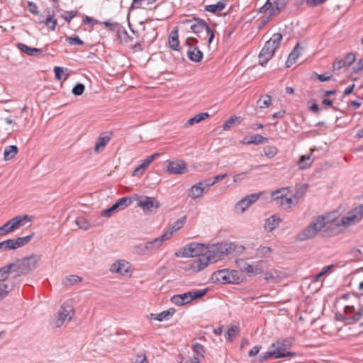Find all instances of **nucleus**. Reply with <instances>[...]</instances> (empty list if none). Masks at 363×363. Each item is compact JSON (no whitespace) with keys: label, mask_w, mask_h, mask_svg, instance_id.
Returning a JSON list of instances; mask_svg holds the SVG:
<instances>
[{"label":"nucleus","mask_w":363,"mask_h":363,"mask_svg":"<svg viewBox=\"0 0 363 363\" xmlns=\"http://www.w3.org/2000/svg\"><path fill=\"white\" fill-rule=\"evenodd\" d=\"M35 233L25 236L19 237L16 239H9L0 242V252L16 250L27 245L33 238Z\"/></svg>","instance_id":"1a4fd4ad"},{"label":"nucleus","mask_w":363,"mask_h":363,"mask_svg":"<svg viewBox=\"0 0 363 363\" xmlns=\"http://www.w3.org/2000/svg\"><path fill=\"white\" fill-rule=\"evenodd\" d=\"M111 137L108 135H101L95 144L94 147V151L96 152H101L104 150L106 145L108 144V143L110 141Z\"/></svg>","instance_id":"7c9ffc66"},{"label":"nucleus","mask_w":363,"mask_h":363,"mask_svg":"<svg viewBox=\"0 0 363 363\" xmlns=\"http://www.w3.org/2000/svg\"><path fill=\"white\" fill-rule=\"evenodd\" d=\"M133 363H149L145 354H138Z\"/></svg>","instance_id":"338daca9"},{"label":"nucleus","mask_w":363,"mask_h":363,"mask_svg":"<svg viewBox=\"0 0 363 363\" xmlns=\"http://www.w3.org/2000/svg\"><path fill=\"white\" fill-rule=\"evenodd\" d=\"M137 199L138 206L143 208L145 212L152 211L153 208L160 207V202L157 201L154 197H149L147 196H138L135 195Z\"/></svg>","instance_id":"ddd939ff"},{"label":"nucleus","mask_w":363,"mask_h":363,"mask_svg":"<svg viewBox=\"0 0 363 363\" xmlns=\"http://www.w3.org/2000/svg\"><path fill=\"white\" fill-rule=\"evenodd\" d=\"M208 291V289L189 291L182 294H177L172 297V301L175 305L182 306L190 303L191 301L203 296Z\"/></svg>","instance_id":"6e6552de"},{"label":"nucleus","mask_w":363,"mask_h":363,"mask_svg":"<svg viewBox=\"0 0 363 363\" xmlns=\"http://www.w3.org/2000/svg\"><path fill=\"white\" fill-rule=\"evenodd\" d=\"M286 4V0H267L259 9V13L262 14L260 18L261 26H264L277 16L284 9Z\"/></svg>","instance_id":"f03ea898"},{"label":"nucleus","mask_w":363,"mask_h":363,"mask_svg":"<svg viewBox=\"0 0 363 363\" xmlns=\"http://www.w3.org/2000/svg\"><path fill=\"white\" fill-rule=\"evenodd\" d=\"M30 221L31 218L28 215L18 216L9 220L11 228L13 231Z\"/></svg>","instance_id":"bb28decb"},{"label":"nucleus","mask_w":363,"mask_h":363,"mask_svg":"<svg viewBox=\"0 0 363 363\" xmlns=\"http://www.w3.org/2000/svg\"><path fill=\"white\" fill-rule=\"evenodd\" d=\"M169 239V233L163 234L159 238H156L152 240L146 242L148 250L150 253H152L157 250H159L162 245L163 242L165 240Z\"/></svg>","instance_id":"4be33fe9"},{"label":"nucleus","mask_w":363,"mask_h":363,"mask_svg":"<svg viewBox=\"0 0 363 363\" xmlns=\"http://www.w3.org/2000/svg\"><path fill=\"white\" fill-rule=\"evenodd\" d=\"M272 250L269 247L260 246L256 251V257L263 258L269 257Z\"/></svg>","instance_id":"79ce46f5"},{"label":"nucleus","mask_w":363,"mask_h":363,"mask_svg":"<svg viewBox=\"0 0 363 363\" xmlns=\"http://www.w3.org/2000/svg\"><path fill=\"white\" fill-rule=\"evenodd\" d=\"M112 273L118 274L122 276L130 275V266L125 260H118L114 262L109 269Z\"/></svg>","instance_id":"a211bd4d"},{"label":"nucleus","mask_w":363,"mask_h":363,"mask_svg":"<svg viewBox=\"0 0 363 363\" xmlns=\"http://www.w3.org/2000/svg\"><path fill=\"white\" fill-rule=\"evenodd\" d=\"M346 314L353 313L351 316L345 317L342 314L336 315L337 320L345 323V325H353L359 322L363 316V303L358 306L354 305L346 306L344 308Z\"/></svg>","instance_id":"0eeeda50"},{"label":"nucleus","mask_w":363,"mask_h":363,"mask_svg":"<svg viewBox=\"0 0 363 363\" xmlns=\"http://www.w3.org/2000/svg\"><path fill=\"white\" fill-rule=\"evenodd\" d=\"M328 216H319L317 218L296 235V239L300 241H305L315 237L318 232L320 231L327 224Z\"/></svg>","instance_id":"39448f33"},{"label":"nucleus","mask_w":363,"mask_h":363,"mask_svg":"<svg viewBox=\"0 0 363 363\" xmlns=\"http://www.w3.org/2000/svg\"><path fill=\"white\" fill-rule=\"evenodd\" d=\"M282 40V35L279 33H274L269 40L265 43L259 55V62L264 66L274 55L275 50L279 47Z\"/></svg>","instance_id":"20e7f679"},{"label":"nucleus","mask_w":363,"mask_h":363,"mask_svg":"<svg viewBox=\"0 0 363 363\" xmlns=\"http://www.w3.org/2000/svg\"><path fill=\"white\" fill-rule=\"evenodd\" d=\"M82 281V279L77 275H69L66 277L62 281L64 286H72L79 283Z\"/></svg>","instance_id":"58836bf2"},{"label":"nucleus","mask_w":363,"mask_h":363,"mask_svg":"<svg viewBox=\"0 0 363 363\" xmlns=\"http://www.w3.org/2000/svg\"><path fill=\"white\" fill-rule=\"evenodd\" d=\"M363 69V57L357 62L356 65L353 67V72L357 73Z\"/></svg>","instance_id":"774afa93"},{"label":"nucleus","mask_w":363,"mask_h":363,"mask_svg":"<svg viewBox=\"0 0 363 363\" xmlns=\"http://www.w3.org/2000/svg\"><path fill=\"white\" fill-rule=\"evenodd\" d=\"M159 156V153H155L152 155H150L148 157H147L143 162L142 163L135 169L133 173V176H141L145 169L147 168V167L148 165L150 164V163H152L154 160L157 157Z\"/></svg>","instance_id":"b1692460"},{"label":"nucleus","mask_w":363,"mask_h":363,"mask_svg":"<svg viewBox=\"0 0 363 363\" xmlns=\"http://www.w3.org/2000/svg\"><path fill=\"white\" fill-rule=\"evenodd\" d=\"M205 190V188L203 187V186H201L199 182L191 187L189 196L192 199L200 198L204 193Z\"/></svg>","instance_id":"2f4dec72"},{"label":"nucleus","mask_w":363,"mask_h":363,"mask_svg":"<svg viewBox=\"0 0 363 363\" xmlns=\"http://www.w3.org/2000/svg\"><path fill=\"white\" fill-rule=\"evenodd\" d=\"M264 152L266 157L272 158L277 154V148L274 146H267L264 147Z\"/></svg>","instance_id":"de8ad7c7"},{"label":"nucleus","mask_w":363,"mask_h":363,"mask_svg":"<svg viewBox=\"0 0 363 363\" xmlns=\"http://www.w3.org/2000/svg\"><path fill=\"white\" fill-rule=\"evenodd\" d=\"M363 218V204L357 206L350 211L345 216L341 219L342 224L345 226L355 224Z\"/></svg>","instance_id":"f8f14e48"},{"label":"nucleus","mask_w":363,"mask_h":363,"mask_svg":"<svg viewBox=\"0 0 363 363\" xmlns=\"http://www.w3.org/2000/svg\"><path fill=\"white\" fill-rule=\"evenodd\" d=\"M135 249L137 250V252L140 255H147L150 253L146 242L137 245Z\"/></svg>","instance_id":"13d9d810"},{"label":"nucleus","mask_w":363,"mask_h":363,"mask_svg":"<svg viewBox=\"0 0 363 363\" xmlns=\"http://www.w3.org/2000/svg\"><path fill=\"white\" fill-rule=\"evenodd\" d=\"M18 153V147L16 145H10L5 148L4 152V159L10 160L13 159Z\"/></svg>","instance_id":"e433bc0d"},{"label":"nucleus","mask_w":363,"mask_h":363,"mask_svg":"<svg viewBox=\"0 0 363 363\" xmlns=\"http://www.w3.org/2000/svg\"><path fill=\"white\" fill-rule=\"evenodd\" d=\"M84 89H85V86L83 84L77 83L72 88V92L75 96H81L84 93Z\"/></svg>","instance_id":"09e8293b"},{"label":"nucleus","mask_w":363,"mask_h":363,"mask_svg":"<svg viewBox=\"0 0 363 363\" xmlns=\"http://www.w3.org/2000/svg\"><path fill=\"white\" fill-rule=\"evenodd\" d=\"M347 67L344 60L337 59L333 64V68L335 70H339L342 67Z\"/></svg>","instance_id":"680f3d73"},{"label":"nucleus","mask_w":363,"mask_h":363,"mask_svg":"<svg viewBox=\"0 0 363 363\" xmlns=\"http://www.w3.org/2000/svg\"><path fill=\"white\" fill-rule=\"evenodd\" d=\"M132 203V198L125 196L119 199L111 207L104 210L101 213V216L104 217H110L112 213L117 209H124Z\"/></svg>","instance_id":"2eb2a0df"},{"label":"nucleus","mask_w":363,"mask_h":363,"mask_svg":"<svg viewBox=\"0 0 363 363\" xmlns=\"http://www.w3.org/2000/svg\"><path fill=\"white\" fill-rule=\"evenodd\" d=\"M18 48L21 52H23L30 56H35L42 52L41 50L40 49L30 48L28 45L23 43H18Z\"/></svg>","instance_id":"f704fd0d"},{"label":"nucleus","mask_w":363,"mask_h":363,"mask_svg":"<svg viewBox=\"0 0 363 363\" xmlns=\"http://www.w3.org/2000/svg\"><path fill=\"white\" fill-rule=\"evenodd\" d=\"M356 57L355 55L353 52H348L345 55V57L344 60L345 64L347 67L350 66L354 61H355Z\"/></svg>","instance_id":"bf43d9fd"},{"label":"nucleus","mask_w":363,"mask_h":363,"mask_svg":"<svg viewBox=\"0 0 363 363\" xmlns=\"http://www.w3.org/2000/svg\"><path fill=\"white\" fill-rule=\"evenodd\" d=\"M262 193L252 194L246 196L242 200H240L235 206L238 210H240L241 213H243L246 208L250 205L254 203L260 196Z\"/></svg>","instance_id":"412c9836"},{"label":"nucleus","mask_w":363,"mask_h":363,"mask_svg":"<svg viewBox=\"0 0 363 363\" xmlns=\"http://www.w3.org/2000/svg\"><path fill=\"white\" fill-rule=\"evenodd\" d=\"M174 314V309H169L164 311L160 313L155 314L151 313L150 315V319L157 320L158 321H163L164 320H169Z\"/></svg>","instance_id":"473e14b6"},{"label":"nucleus","mask_w":363,"mask_h":363,"mask_svg":"<svg viewBox=\"0 0 363 363\" xmlns=\"http://www.w3.org/2000/svg\"><path fill=\"white\" fill-rule=\"evenodd\" d=\"M41 259V255L38 254L32 253L28 256L21 258L25 267H26L28 274L35 269L39 266V262Z\"/></svg>","instance_id":"6ab92c4d"},{"label":"nucleus","mask_w":363,"mask_h":363,"mask_svg":"<svg viewBox=\"0 0 363 363\" xmlns=\"http://www.w3.org/2000/svg\"><path fill=\"white\" fill-rule=\"evenodd\" d=\"M11 224L9 220L5 223L1 227H0V236L5 235L11 232H13V230L11 229Z\"/></svg>","instance_id":"3c124183"},{"label":"nucleus","mask_w":363,"mask_h":363,"mask_svg":"<svg viewBox=\"0 0 363 363\" xmlns=\"http://www.w3.org/2000/svg\"><path fill=\"white\" fill-rule=\"evenodd\" d=\"M73 314L74 308L72 306L67 302L63 303L57 312V317L53 321L54 325L56 328L61 327L65 321L70 320L72 319Z\"/></svg>","instance_id":"9d476101"},{"label":"nucleus","mask_w":363,"mask_h":363,"mask_svg":"<svg viewBox=\"0 0 363 363\" xmlns=\"http://www.w3.org/2000/svg\"><path fill=\"white\" fill-rule=\"evenodd\" d=\"M208 116H209V114L207 112L201 113L199 114L196 115L193 118L189 119L187 121V122L186 123V125H192L195 123H200L201 121L207 118Z\"/></svg>","instance_id":"4c0bfd02"},{"label":"nucleus","mask_w":363,"mask_h":363,"mask_svg":"<svg viewBox=\"0 0 363 363\" xmlns=\"http://www.w3.org/2000/svg\"><path fill=\"white\" fill-rule=\"evenodd\" d=\"M234 250L235 246L232 243H217L210 246L205 255L211 263H213L223 259Z\"/></svg>","instance_id":"423d86ee"},{"label":"nucleus","mask_w":363,"mask_h":363,"mask_svg":"<svg viewBox=\"0 0 363 363\" xmlns=\"http://www.w3.org/2000/svg\"><path fill=\"white\" fill-rule=\"evenodd\" d=\"M200 184L203 186L205 189H208L210 186H213L215 184L213 179L208 178L200 182Z\"/></svg>","instance_id":"e2e57ef3"},{"label":"nucleus","mask_w":363,"mask_h":363,"mask_svg":"<svg viewBox=\"0 0 363 363\" xmlns=\"http://www.w3.org/2000/svg\"><path fill=\"white\" fill-rule=\"evenodd\" d=\"M193 350L196 354L200 355L203 357H204L205 350L204 347L202 345L199 343H195L193 345Z\"/></svg>","instance_id":"603ef678"},{"label":"nucleus","mask_w":363,"mask_h":363,"mask_svg":"<svg viewBox=\"0 0 363 363\" xmlns=\"http://www.w3.org/2000/svg\"><path fill=\"white\" fill-rule=\"evenodd\" d=\"M77 12L70 11H66L61 15V17L66 21L70 22L71 20L76 16Z\"/></svg>","instance_id":"052dcab7"},{"label":"nucleus","mask_w":363,"mask_h":363,"mask_svg":"<svg viewBox=\"0 0 363 363\" xmlns=\"http://www.w3.org/2000/svg\"><path fill=\"white\" fill-rule=\"evenodd\" d=\"M16 286V282L8 280L6 282L0 284V301L4 299L8 294Z\"/></svg>","instance_id":"cd10ccee"},{"label":"nucleus","mask_w":363,"mask_h":363,"mask_svg":"<svg viewBox=\"0 0 363 363\" xmlns=\"http://www.w3.org/2000/svg\"><path fill=\"white\" fill-rule=\"evenodd\" d=\"M186 220V216H184L176 221L169 228L168 230L164 234L169 233V238H171L172 233L179 229H181L184 225Z\"/></svg>","instance_id":"72a5a7b5"},{"label":"nucleus","mask_w":363,"mask_h":363,"mask_svg":"<svg viewBox=\"0 0 363 363\" xmlns=\"http://www.w3.org/2000/svg\"><path fill=\"white\" fill-rule=\"evenodd\" d=\"M303 48L300 47L299 44H296L294 50L291 51V52L289 54V57L291 58L294 59L295 61L298 59V57L300 56L301 52L300 50H302Z\"/></svg>","instance_id":"6e6d98bb"},{"label":"nucleus","mask_w":363,"mask_h":363,"mask_svg":"<svg viewBox=\"0 0 363 363\" xmlns=\"http://www.w3.org/2000/svg\"><path fill=\"white\" fill-rule=\"evenodd\" d=\"M169 47L174 50H179V34H178V28L175 27L169 36Z\"/></svg>","instance_id":"c85d7f7f"},{"label":"nucleus","mask_w":363,"mask_h":363,"mask_svg":"<svg viewBox=\"0 0 363 363\" xmlns=\"http://www.w3.org/2000/svg\"><path fill=\"white\" fill-rule=\"evenodd\" d=\"M11 268V272L15 273L11 279L16 282V285L18 284V277L23 275L28 274V272L26 269L21 259H16L14 262L9 264Z\"/></svg>","instance_id":"dca6fc26"},{"label":"nucleus","mask_w":363,"mask_h":363,"mask_svg":"<svg viewBox=\"0 0 363 363\" xmlns=\"http://www.w3.org/2000/svg\"><path fill=\"white\" fill-rule=\"evenodd\" d=\"M45 12L47 13L46 18H45L43 16L38 14V18L35 21V23L45 24L48 28L55 30L57 25V20L55 18V11H51L50 8H47Z\"/></svg>","instance_id":"4468645a"},{"label":"nucleus","mask_w":363,"mask_h":363,"mask_svg":"<svg viewBox=\"0 0 363 363\" xmlns=\"http://www.w3.org/2000/svg\"><path fill=\"white\" fill-rule=\"evenodd\" d=\"M271 103V96L269 95H265L262 99H259L257 101V105L259 108L262 109L269 107Z\"/></svg>","instance_id":"a18cd8bd"},{"label":"nucleus","mask_w":363,"mask_h":363,"mask_svg":"<svg viewBox=\"0 0 363 363\" xmlns=\"http://www.w3.org/2000/svg\"><path fill=\"white\" fill-rule=\"evenodd\" d=\"M280 222V218L277 216L276 215H273L266 220L264 223V228L267 231L271 232L277 227H278Z\"/></svg>","instance_id":"c756f323"},{"label":"nucleus","mask_w":363,"mask_h":363,"mask_svg":"<svg viewBox=\"0 0 363 363\" xmlns=\"http://www.w3.org/2000/svg\"><path fill=\"white\" fill-rule=\"evenodd\" d=\"M298 197L296 194L294 195V198H281L280 204L284 208H290L292 205L297 203Z\"/></svg>","instance_id":"37998d69"},{"label":"nucleus","mask_w":363,"mask_h":363,"mask_svg":"<svg viewBox=\"0 0 363 363\" xmlns=\"http://www.w3.org/2000/svg\"><path fill=\"white\" fill-rule=\"evenodd\" d=\"M75 222L80 229L87 230L90 226L87 220L82 217L77 218Z\"/></svg>","instance_id":"8fccbe9b"},{"label":"nucleus","mask_w":363,"mask_h":363,"mask_svg":"<svg viewBox=\"0 0 363 363\" xmlns=\"http://www.w3.org/2000/svg\"><path fill=\"white\" fill-rule=\"evenodd\" d=\"M66 41L70 45H83L84 42L78 37H67Z\"/></svg>","instance_id":"4d7b16f0"},{"label":"nucleus","mask_w":363,"mask_h":363,"mask_svg":"<svg viewBox=\"0 0 363 363\" xmlns=\"http://www.w3.org/2000/svg\"><path fill=\"white\" fill-rule=\"evenodd\" d=\"M196 42L193 41L192 45H189V48L187 51L188 58L194 62H199L202 60L203 55V52L196 46Z\"/></svg>","instance_id":"5701e85b"},{"label":"nucleus","mask_w":363,"mask_h":363,"mask_svg":"<svg viewBox=\"0 0 363 363\" xmlns=\"http://www.w3.org/2000/svg\"><path fill=\"white\" fill-rule=\"evenodd\" d=\"M238 333L239 328L237 325H232L225 333V337L227 340L232 341Z\"/></svg>","instance_id":"c03bdc74"},{"label":"nucleus","mask_w":363,"mask_h":363,"mask_svg":"<svg viewBox=\"0 0 363 363\" xmlns=\"http://www.w3.org/2000/svg\"><path fill=\"white\" fill-rule=\"evenodd\" d=\"M211 262L204 254L202 256L199 257L197 259L193 260L189 264V269L193 272H198L204 269Z\"/></svg>","instance_id":"aec40b11"},{"label":"nucleus","mask_w":363,"mask_h":363,"mask_svg":"<svg viewBox=\"0 0 363 363\" xmlns=\"http://www.w3.org/2000/svg\"><path fill=\"white\" fill-rule=\"evenodd\" d=\"M188 170L186 162L183 160L169 161L167 166V172L171 174H182Z\"/></svg>","instance_id":"f3484780"},{"label":"nucleus","mask_w":363,"mask_h":363,"mask_svg":"<svg viewBox=\"0 0 363 363\" xmlns=\"http://www.w3.org/2000/svg\"><path fill=\"white\" fill-rule=\"evenodd\" d=\"M28 6L29 8V11L35 15H38V6L35 3L32 1H28Z\"/></svg>","instance_id":"0e129e2a"},{"label":"nucleus","mask_w":363,"mask_h":363,"mask_svg":"<svg viewBox=\"0 0 363 363\" xmlns=\"http://www.w3.org/2000/svg\"><path fill=\"white\" fill-rule=\"evenodd\" d=\"M313 161V160L311 159V155H302L298 160V165L300 169H303L309 167Z\"/></svg>","instance_id":"ea45409f"},{"label":"nucleus","mask_w":363,"mask_h":363,"mask_svg":"<svg viewBox=\"0 0 363 363\" xmlns=\"http://www.w3.org/2000/svg\"><path fill=\"white\" fill-rule=\"evenodd\" d=\"M194 245H189L187 249H185L184 254L188 257H197L199 255L198 252L196 247H194Z\"/></svg>","instance_id":"5fc2aeb1"},{"label":"nucleus","mask_w":363,"mask_h":363,"mask_svg":"<svg viewBox=\"0 0 363 363\" xmlns=\"http://www.w3.org/2000/svg\"><path fill=\"white\" fill-rule=\"evenodd\" d=\"M238 117H230L223 125V129L224 130H228L231 128L233 125L235 123V121L238 120Z\"/></svg>","instance_id":"864d4df0"},{"label":"nucleus","mask_w":363,"mask_h":363,"mask_svg":"<svg viewBox=\"0 0 363 363\" xmlns=\"http://www.w3.org/2000/svg\"><path fill=\"white\" fill-rule=\"evenodd\" d=\"M286 191V189H280L276 190L275 191H274L272 193V196L274 197V199H281V198L285 197L284 193H285Z\"/></svg>","instance_id":"69168bd1"},{"label":"nucleus","mask_w":363,"mask_h":363,"mask_svg":"<svg viewBox=\"0 0 363 363\" xmlns=\"http://www.w3.org/2000/svg\"><path fill=\"white\" fill-rule=\"evenodd\" d=\"M291 342L292 340L291 339L279 340L277 342L272 345L270 350L260 355V360L264 361L269 358L279 359L294 356V352L286 350L290 347Z\"/></svg>","instance_id":"7ed1b4c3"},{"label":"nucleus","mask_w":363,"mask_h":363,"mask_svg":"<svg viewBox=\"0 0 363 363\" xmlns=\"http://www.w3.org/2000/svg\"><path fill=\"white\" fill-rule=\"evenodd\" d=\"M213 279L222 284L235 283L240 280L238 271L228 269H221L214 272Z\"/></svg>","instance_id":"9b49d317"},{"label":"nucleus","mask_w":363,"mask_h":363,"mask_svg":"<svg viewBox=\"0 0 363 363\" xmlns=\"http://www.w3.org/2000/svg\"><path fill=\"white\" fill-rule=\"evenodd\" d=\"M183 24L189 26L190 29L196 35V37L187 38L186 43L188 45H192L193 41L198 43L199 40L207 41L208 45H210L214 39V31L208 26L207 23L200 18H192L191 19H185L182 21Z\"/></svg>","instance_id":"f257e3e1"},{"label":"nucleus","mask_w":363,"mask_h":363,"mask_svg":"<svg viewBox=\"0 0 363 363\" xmlns=\"http://www.w3.org/2000/svg\"><path fill=\"white\" fill-rule=\"evenodd\" d=\"M121 40L126 44H130V46L135 49L136 51H142L143 50V42L139 41L135 44H133V38L129 36L126 30L122 31L118 34Z\"/></svg>","instance_id":"a878e982"},{"label":"nucleus","mask_w":363,"mask_h":363,"mask_svg":"<svg viewBox=\"0 0 363 363\" xmlns=\"http://www.w3.org/2000/svg\"><path fill=\"white\" fill-rule=\"evenodd\" d=\"M225 6H226L225 3H224L223 1H218L216 4L206 5L205 6V11H209V12H211L213 13H217L223 11L225 9Z\"/></svg>","instance_id":"c9c22d12"},{"label":"nucleus","mask_w":363,"mask_h":363,"mask_svg":"<svg viewBox=\"0 0 363 363\" xmlns=\"http://www.w3.org/2000/svg\"><path fill=\"white\" fill-rule=\"evenodd\" d=\"M238 265L240 269L250 276H255L258 273L261 272V269L258 268L257 266L250 264L245 262L243 259H239L237 261Z\"/></svg>","instance_id":"393cba45"},{"label":"nucleus","mask_w":363,"mask_h":363,"mask_svg":"<svg viewBox=\"0 0 363 363\" xmlns=\"http://www.w3.org/2000/svg\"><path fill=\"white\" fill-rule=\"evenodd\" d=\"M268 139L261 135L257 134L251 137V140L247 142V144H262L267 143Z\"/></svg>","instance_id":"49530a36"},{"label":"nucleus","mask_w":363,"mask_h":363,"mask_svg":"<svg viewBox=\"0 0 363 363\" xmlns=\"http://www.w3.org/2000/svg\"><path fill=\"white\" fill-rule=\"evenodd\" d=\"M9 273H12L9 264L0 268V281H6V282L8 280H11V279H9Z\"/></svg>","instance_id":"a19ab883"}]
</instances>
